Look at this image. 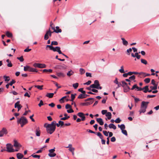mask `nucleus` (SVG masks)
<instances>
[{"label":"nucleus","instance_id":"obj_4","mask_svg":"<svg viewBox=\"0 0 159 159\" xmlns=\"http://www.w3.org/2000/svg\"><path fill=\"white\" fill-rule=\"evenodd\" d=\"M28 122V120L25 117L23 116L20 117V127H23Z\"/></svg>","mask_w":159,"mask_h":159},{"label":"nucleus","instance_id":"obj_29","mask_svg":"<svg viewBox=\"0 0 159 159\" xmlns=\"http://www.w3.org/2000/svg\"><path fill=\"white\" fill-rule=\"evenodd\" d=\"M129 72L131 73V74L130 75H131L133 74H134L135 75L139 74L140 75H142V73H143V72L139 73V72Z\"/></svg>","mask_w":159,"mask_h":159},{"label":"nucleus","instance_id":"obj_56","mask_svg":"<svg viewBox=\"0 0 159 159\" xmlns=\"http://www.w3.org/2000/svg\"><path fill=\"white\" fill-rule=\"evenodd\" d=\"M151 84L153 85H157V84L155 83V81L154 79H152L151 80Z\"/></svg>","mask_w":159,"mask_h":159},{"label":"nucleus","instance_id":"obj_41","mask_svg":"<svg viewBox=\"0 0 159 159\" xmlns=\"http://www.w3.org/2000/svg\"><path fill=\"white\" fill-rule=\"evenodd\" d=\"M150 79L149 78H147L144 79V81L146 83H148L150 82Z\"/></svg>","mask_w":159,"mask_h":159},{"label":"nucleus","instance_id":"obj_33","mask_svg":"<svg viewBox=\"0 0 159 159\" xmlns=\"http://www.w3.org/2000/svg\"><path fill=\"white\" fill-rule=\"evenodd\" d=\"M76 95V93H75L74 94H71V99L70 100V101L72 102L73 101V100L75 98V96Z\"/></svg>","mask_w":159,"mask_h":159},{"label":"nucleus","instance_id":"obj_27","mask_svg":"<svg viewBox=\"0 0 159 159\" xmlns=\"http://www.w3.org/2000/svg\"><path fill=\"white\" fill-rule=\"evenodd\" d=\"M54 94V93H48L46 95V96L50 98H51L53 97V95Z\"/></svg>","mask_w":159,"mask_h":159},{"label":"nucleus","instance_id":"obj_21","mask_svg":"<svg viewBox=\"0 0 159 159\" xmlns=\"http://www.w3.org/2000/svg\"><path fill=\"white\" fill-rule=\"evenodd\" d=\"M15 107L17 108L18 109V111H19L20 110V102L17 101L15 104Z\"/></svg>","mask_w":159,"mask_h":159},{"label":"nucleus","instance_id":"obj_32","mask_svg":"<svg viewBox=\"0 0 159 159\" xmlns=\"http://www.w3.org/2000/svg\"><path fill=\"white\" fill-rule=\"evenodd\" d=\"M150 88L152 90H156L157 88V85H153V86H150Z\"/></svg>","mask_w":159,"mask_h":159},{"label":"nucleus","instance_id":"obj_31","mask_svg":"<svg viewBox=\"0 0 159 159\" xmlns=\"http://www.w3.org/2000/svg\"><path fill=\"white\" fill-rule=\"evenodd\" d=\"M74 74V72L72 70H70L67 73V75L68 76H70L73 75Z\"/></svg>","mask_w":159,"mask_h":159},{"label":"nucleus","instance_id":"obj_55","mask_svg":"<svg viewBox=\"0 0 159 159\" xmlns=\"http://www.w3.org/2000/svg\"><path fill=\"white\" fill-rule=\"evenodd\" d=\"M66 97V96H64L60 100V101L61 103H63L64 102V99Z\"/></svg>","mask_w":159,"mask_h":159},{"label":"nucleus","instance_id":"obj_61","mask_svg":"<svg viewBox=\"0 0 159 159\" xmlns=\"http://www.w3.org/2000/svg\"><path fill=\"white\" fill-rule=\"evenodd\" d=\"M91 83V81L90 80H89L87 82L84 84V85H89Z\"/></svg>","mask_w":159,"mask_h":159},{"label":"nucleus","instance_id":"obj_30","mask_svg":"<svg viewBox=\"0 0 159 159\" xmlns=\"http://www.w3.org/2000/svg\"><path fill=\"white\" fill-rule=\"evenodd\" d=\"M57 75L59 77H64L65 76L64 74L62 72H58L57 73Z\"/></svg>","mask_w":159,"mask_h":159},{"label":"nucleus","instance_id":"obj_40","mask_svg":"<svg viewBox=\"0 0 159 159\" xmlns=\"http://www.w3.org/2000/svg\"><path fill=\"white\" fill-rule=\"evenodd\" d=\"M121 120L119 118H117L115 120V122L116 123H120Z\"/></svg>","mask_w":159,"mask_h":159},{"label":"nucleus","instance_id":"obj_13","mask_svg":"<svg viewBox=\"0 0 159 159\" xmlns=\"http://www.w3.org/2000/svg\"><path fill=\"white\" fill-rule=\"evenodd\" d=\"M148 86L146 85L143 88H141L140 87L139 91L143 90V92L144 93H147L148 91Z\"/></svg>","mask_w":159,"mask_h":159},{"label":"nucleus","instance_id":"obj_1","mask_svg":"<svg viewBox=\"0 0 159 159\" xmlns=\"http://www.w3.org/2000/svg\"><path fill=\"white\" fill-rule=\"evenodd\" d=\"M55 124V121H53L50 124L47 123L44 124V127L46 128V130L48 133L52 134L54 132L56 128Z\"/></svg>","mask_w":159,"mask_h":159},{"label":"nucleus","instance_id":"obj_53","mask_svg":"<svg viewBox=\"0 0 159 159\" xmlns=\"http://www.w3.org/2000/svg\"><path fill=\"white\" fill-rule=\"evenodd\" d=\"M120 129L121 130L124 129L125 128V126L124 124H121L120 125Z\"/></svg>","mask_w":159,"mask_h":159},{"label":"nucleus","instance_id":"obj_46","mask_svg":"<svg viewBox=\"0 0 159 159\" xmlns=\"http://www.w3.org/2000/svg\"><path fill=\"white\" fill-rule=\"evenodd\" d=\"M131 74V73L128 72V73H127L124 74L123 75V76L124 77H127L128 75H130Z\"/></svg>","mask_w":159,"mask_h":159},{"label":"nucleus","instance_id":"obj_42","mask_svg":"<svg viewBox=\"0 0 159 159\" xmlns=\"http://www.w3.org/2000/svg\"><path fill=\"white\" fill-rule=\"evenodd\" d=\"M29 66H24V70L25 71H27L29 70Z\"/></svg>","mask_w":159,"mask_h":159},{"label":"nucleus","instance_id":"obj_50","mask_svg":"<svg viewBox=\"0 0 159 159\" xmlns=\"http://www.w3.org/2000/svg\"><path fill=\"white\" fill-rule=\"evenodd\" d=\"M65 107L66 109H68L69 108H71V106L70 104H67L65 106Z\"/></svg>","mask_w":159,"mask_h":159},{"label":"nucleus","instance_id":"obj_63","mask_svg":"<svg viewBox=\"0 0 159 159\" xmlns=\"http://www.w3.org/2000/svg\"><path fill=\"white\" fill-rule=\"evenodd\" d=\"M111 140L112 142H114L116 140V138L114 137H113L111 138Z\"/></svg>","mask_w":159,"mask_h":159},{"label":"nucleus","instance_id":"obj_59","mask_svg":"<svg viewBox=\"0 0 159 159\" xmlns=\"http://www.w3.org/2000/svg\"><path fill=\"white\" fill-rule=\"evenodd\" d=\"M15 82V81L14 80H12V81L9 83V84H10V85L11 86Z\"/></svg>","mask_w":159,"mask_h":159},{"label":"nucleus","instance_id":"obj_47","mask_svg":"<svg viewBox=\"0 0 159 159\" xmlns=\"http://www.w3.org/2000/svg\"><path fill=\"white\" fill-rule=\"evenodd\" d=\"M44 105V103L43 102L42 100H41L40 101L39 103L38 104V106L39 107H41V106L43 105Z\"/></svg>","mask_w":159,"mask_h":159},{"label":"nucleus","instance_id":"obj_10","mask_svg":"<svg viewBox=\"0 0 159 159\" xmlns=\"http://www.w3.org/2000/svg\"><path fill=\"white\" fill-rule=\"evenodd\" d=\"M67 67V66L63 64L57 65L56 66V68L60 70H65Z\"/></svg>","mask_w":159,"mask_h":159},{"label":"nucleus","instance_id":"obj_57","mask_svg":"<svg viewBox=\"0 0 159 159\" xmlns=\"http://www.w3.org/2000/svg\"><path fill=\"white\" fill-rule=\"evenodd\" d=\"M90 87L92 88H94V89H96V88H98L97 86H96V85H95L94 84L90 85Z\"/></svg>","mask_w":159,"mask_h":159},{"label":"nucleus","instance_id":"obj_62","mask_svg":"<svg viewBox=\"0 0 159 159\" xmlns=\"http://www.w3.org/2000/svg\"><path fill=\"white\" fill-rule=\"evenodd\" d=\"M59 124H60V125L61 126H63L64 125V122L63 121H62L61 120H60L59 121Z\"/></svg>","mask_w":159,"mask_h":159},{"label":"nucleus","instance_id":"obj_58","mask_svg":"<svg viewBox=\"0 0 159 159\" xmlns=\"http://www.w3.org/2000/svg\"><path fill=\"white\" fill-rule=\"evenodd\" d=\"M67 111L68 113H71L74 112L73 110L71 108H70V110H67Z\"/></svg>","mask_w":159,"mask_h":159},{"label":"nucleus","instance_id":"obj_60","mask_svg":"<svg viewBox=\"0 0 159 159\" xmlns=\"http://www.w3.org/2000/svg\"><path fill=\"white\" fill-rule=\"evenodd\" d=\"M107 112V110H102V115L106 114Z\"/></svg>","mask_w":159,"mask_h":159},{"label":"nucleus","instance_id":"obj_5","mask_svg":"<svg viewBox=\"0 0 159 159\" xmlns=\"http://www.w3.org/2000/svg\"><path fill=\"white\" fill-rule=\"evenodd\" d=\"M53 32L51 31L50 28H49L48 30L46 32L44 35V39L46 40H47L49 38V36H51Z\"/></svg>","mask_w":159,"mask_h":159},{"label":"nucleus","instance_id":"obj_20","mask_svg":"<svg viewBox=\"0 0 159 159\" xmlns=\"http://www.w3.org/2000/svg\"><path fill=\"white\" fill-rule=\"evenodd\" d=\"M97 121L99 124L100 125H103L104 124L102 119L101 118H97L96 120Z\"/></svg>","mask_w":159,"mask_h":159},{"label":"nucleus","instance_id":"obj_48","mask_svg":"<svg viewBox=\"0 0 159 159\" xmlns=\"http://www.w3.org/2000/svg\"><path fill=\"white\" fill-rule=\"evenodd\" d=\"M31 156L33 157L38 158H39L40 157V155H34V154H32L31 155Z\"/></svg>","mask_w":159,"mask_h":159},{"label":"nucleus","instance_id":"obj_9","mask_svg":"<svg viewBox=\"0 0 159 159\" xmlns=\"http://www.w3.org/2000/svg\"><path fill=\"white\" fill-rule=\"evenodd\" d=\"M134 52H136L135 54L131 53V56L134 57H136L137 59H139L140 58V55H139L138 52H137V50H133Z\"/></svg>","mask_w":159,"mask_h":159},{"label":"nucleus","instance_id":"obj_8","mask_svg":"<svg viewBox=\"0 0 159 159\" xmlns=\"http://www.w3.org/2000/svg\"><path fill=\"white\" fill-rule=\"evenodd\" d=\"M77 115L79 117L81 118L82 121H84L85 120L86 117L84 116L85 114L82 112H80L78 113Z\"/></svg>","mask_w":159,"mask_h":159},{"label":"nucleus","instance_id":"obj_51","mask_svg":"<svg viewBox=\"0 0 159 159\" xmlns=\"http://www.w3.org/2000/svg\"><path fill=\"white\" fill-rule=\"evenodd\" d=\"M122 133L125 134V135L127 136V132L126 130H125L124 129L121 130Z\"/></svg>","mask_w":159,"mask_h":159},{"label":"nucleus","instance_id":"obj_15","mask_svg":"<svg viewBox=\"0 0 159 159\" xmlns=\"http://www.w3.org/2000/svg\"><path fill=\"white\" fill-rule=\"evenodd\" d=\"M7 129L3 128L2 130L0 131V134L2 135V137L3 136L4 134H7Z\"/></svg>","mask_w":159,"mask_h":159},{"label":"nucleus","instance_id":"obj_37","mask_svg":"<svg viewBox=\"0 0 159 159\" xmlns=\"http://www.w3.org/2000/svg\"><path fill=\"white\" fill-rule=\"evenodd\" d=\"M94 84L96 85V86H100V84L99 83V81L98 80H95L94 82Z\"/></svg>","mask_w":159,"mask_h":159},{"label":"nucleus","instance_id":"obj_26","mask_svg":"<svg viewBox=\"0 0 159 159\" xmlns=\"http://www.w3.org/2000/svg\"><path fill=\"white\" fill-rule=\"evenodd\" d=\"M106 116L107 117V119L108 120H110L111 118V112H108L106 114Z\"/></svg>","mask_w":159,"mask_h":159},{"label":"nucleus","instance_id":"obj_38","mask_svg":"<svg viewBox=\"0 0 159 159\" xmlns=\"http://www.w3.org/2000/svg\"><path fill=\"white\" fill-rule=\"evenodd\" d=\"M121 83L122 86L123 87L128 85L127 83L124 81H122Z\"/></svg>","mask_w":159,"mask_h":159},{"label":"nucleus","instance_id":"obj_23","mask_svg":"<svg viewBox=\"0 0 159 159\" xmlns=\"http://www.w3.org/2000/svg\"><path fill=\"white\" fill-rule=\"evenodd\" d=\"M110 129H116V126L114 124L111 123L108 125Z\"/></svg>","mask_w":159,"mask_h":159},{"label":"nucleus","instance_id":"obj_36","mask_svg":"<svg viewBox=\"0 0 159 159\" xmlns=\"http://www.w3.org/2000/svg\"><path fill=\"white\" fill-rule=\"evenodd\" d=\"M34 86L35 88H37V89L40 90H42L43 89V85L41 86L35 85Z\"/></svg>","mask_w":159,"mask_h":159},{"label":"nucleus","instance_id":"obj_24","mask_svg":"<svg viewBox=\"0 0 159 159\" xmlns=\"http://www.w3.org/2000/svg\"><path fill=\"white\" fill-rule=\"evenodd\" d=\"M123 88H124V92H127L129 91L130 89V88L128 85Z\"/></svg>","mask_w":159,"mask_h":159},{"label":"nucleus","instance_id":"obj_11","mask_svg":"<svg viewBox=\"0 0 159 159\" xmlns=\"http://www.w3.org/2000/svg\"><path fill=\"white\" fill-rule=\"evenodd\" d=\"M52 28V29H53L54 30V31L53 32H55L57 33H61V30H56V29L55 28L54 25L53 24V23H52V22L51 23V24L50 25V28Z\"/></svg>","mask_w":159,"mask_h":159},{"label":"nucleus","instance_id":"obj_25","mask_svg":"<svg viewBox=\"0 0 159 159\" xmlns=\"http://www.w3.org/2000/svg\"><path fill=\"white\" fill-rule=\"evenodd\" d=\"M15 116L16 117V118L17 119V122L18 124L20 123V119L19 118H18L17 116L19 115V113H15L14 114Z\"/></svg>","mask_w":159,"mask_h":159},{"label":"nucleus","instance_id":"obj_35","mask_svg":"<svg viewBox=\"0 0 159 159\" xmlns=\"http://www.w3.org/2000/svg\"><path fill=\"white\" fill-rule=\"evenodd\" d=\"M3 78L5 81H8L10 80V78L9 76H7L5 75L3 76Z\"/></svg>","mask_w":159,"mask_h":159},{"label":"nucleus","instance_id":"obj_14","mask_svg":"<svg viewBox=\"0 0 159 159\" xmlns=\"http://www.w3.org/2000/svg\"><path fill=\"white\" fill-rule=\"evenodd\" d=\"M48 47L49 48L50 50H60V48L59 47H56L54 48L51 45H47L46 48Z\"/></svg>","mask_w":159,"mask_h":159},{"label":"nucleus","instance_id":"obj_22","mask_svg":"<svg viewBox=\"0 0 159 159\" xmlns=\"http://www.w3.org/2000/svg\"><path fill=\"white\" fill-rule=\"evenodd\" d=\"M28 71L30 72H38V70H37L36 69H35L34 68H31L29 66Z\"/></svg>","mask_w":159,"mask_h":159},{"label":"nucleus","instance_id":"obj_12","mask_svg":"<svg viewBox=\"0 0 159 159\" xmlns=\"http://www.w3.org/2000/svg\"><path fill=\"white\" fill-rule=\"evenodd\" d=\"M93 102V101H91L89 102L81 103L80 105L82 106H87L92 104Z\"/></svg>","mask_w":159,"mask_h":159},{"label":"nucleus","instance_id":"obj_2","mask_svg":"<svg viewBox=\"0 0 159 159\" xmlns=\"http://www.w3.org/2000/svg\"><path fill=\"white\" fill-rule=\"evenodd\" d=\"M149 103L148 102H145L143 101L142 102L140 109L139 111L140 114L142 113H144L146 111V109L147 107L148 104Z\"/></svg>","mask_w":159,"mask_h":159},{"label":"nucleus","instance_id":"obj_34","mask_svg":"<svg viewBox=\"0 0 159 159\" xmlns=\"http://www.w3.org/2000/svg\"><path fill=\"white\" fill-rule=\"evenodd\" d=\"M121 39L124 45H127L128 44V42L126 41L124 38H122Z\"/></svg>","mask_w":159,"mask_h":159},{"label":"nucleus","instance_id":"obj_52","mask_svg":"<svg viewBox=\"0 0 159 159\" xmlns=\"http://www.w3.org/2000/svg\"><path fill=\"white\" fill-rule=\"evenodd\" d=\"M129 80H134L135 79V76L134 75H132L129 77Z\"/></svg>","mask_w":159,"mask_h":159},{"label":"nucleus","instance_id":"obj_17","mask_svg":"<svg viewBox=\"0 0 159 159\" xmlns=\"http://www.w3.org/2000/svg\"><path fill=\"white\" fill-rule=\"evenodd\" d=\"M89 95L86 94H80L78 97V98L82 99L87 98V97H89Z\"/></svg>","mask_w":159,"mask_h":159},{"label":"nucleus","instance_id":"obj_39","mask_svg":"<svg viewBox=\"0 0 159 159\" xmlns=\"http://www.w3.org/2000/svg\"><path fill=\"white\" fill-rule=\"evenodd\" d=\"M72 85L75 89H76L78 86L79 84L77 83L73 84Z\"/></svg>","mask_w":159,"mask_h":159},{"label":"nucleus","instance_id":"obj_3","mask_svg":"<svg viewBox=\"0 0 159 159\" xmlns=\"http://www.w3.org/2000/svg\"><path fill=\"white\" fill-rule=\"evenodd\" d=\"M13 145L11 143H7L6 144V151L9 152H17L18 151V149H14L13 148Z\"/></svg>","mask_w":159,"mask_h":159},{"label":"nucleus","instance_id":"obj_64","mask_svg":"<svg viewBox=\"0 0 159 159\" xmlns=\"http://www.w3.org/2000/svg\"><path fill=\"white\" fill-rule=\"evenodd\" d=\"M55 104L53 103L52 102L51 103L49 104L48 106L51 107H54Z\"/></svg>","mask_w":159,"mask_h":159},{"label":"nucleus","instance_id":"obj_6","mask_svg":"<svg viewBox=\"0 0 159 159\" xmlns=\"http://www.w3.org/2000/svg\"><path fill=\"white\" fill-rule=\"evenodd\" d=\"M33 66L35 67H38L40 68L46 67V65L44 64L35 63L33 64Z\"/></svg>","mask_w":159,"mask_h":159},{"label":"nucleus","instance_id":"obj_19","mask_svg":"<svg viewBox=\"0 0 159 159\" xmlns=\"http://www.w3.org/2000/svg\"><path fill=\"white\" fill-rule=\"evenodd\" d=\"M134 89H135V90L137 91H139L140 87H138L137 84H135L133 86L131 89L133 90Z\"/></svg>","mask_w":159,"mask_h":159},{"label":"nucleus","instance_id":"obj_54","mask_svg":"<svg viewBox=\"0 0 159 159\" xmlns=\"http://www.w3.org/2000/svg\"><path fill=\"white\" fill-rule=\"evenodd\" d=\"M58 44V43L57 41H52L51 43V45L52 46V45H57Z\"/></svg>","mask_w":159,"mask_h":159},{"label":"nucleus","instance_id":"obj_7","mask_svg":"<svg viewBox=\"0 0 159 159\" xmlns=\"http://www.w3.org/2000/svg\"><path fill=\"white\" fill-rule=\"evenodd\" d=\"M55 148L53 149H51L49 150V153L48 154V156L50 157H53L55 156L56 155L55 153L53 152L55 151Z\"/></svg>","mask_w":159,"mask_h":159},{"label":"nucleus","instance_id":"obj_45","mask_svg":"<svg viewBox=\"0 0 159 159\" xmlns=\"http://www.w3.org/2000/svg\"><path fill=\"white\" fill-rule=\"evenodd\" d=\"M141 62L142 63H143L145 65H146L147 64V61L145 59H141Z\"/></svg>","mask_w":159,"mask_h":159},{"label":"nucleus","instance_id":"obj_28","mask_svg":"<svg viewBox=\"0 0 159 159\" xmlns=\"http://www.w3.org/2000/svg\"><path fill=\"white\" fill-rule=\"evenodd\" d=\"M6 36L8 37H12V34L9 31H7L6 32Z\"/></svg>","mask_w":159,"mask_h":159},{"label":"nucleus","instance_id":"obj_16","mask_svg":"<svg viewBox=\"0 0 159 159\" xmlns=\"http://www.w3.org/2000/svg\"><path fill=\"white\" fill-rule=\"evenodd\" d=\"M14 143L13 144V147H14L16 149H18L19 150V143L17 142V141L16 139H14Z\"/></svg>","mask_w":159,"mask_h":159},{"label":"nucleus","instance_id":"obj_18","mask_svg":"<svg viewBox=\"0 0 159 159\" xmlns=\"http://www.w3.org/2000/svg\"><path fill=\"white\" fill-rule=\"evenodd\" d=\"M35 134L37 136H39L40 135V130L39 128L38 127L36 128L35 130Z\"/></svg>","mask_w":159,"mask_h":159},{"label":"nucleus","instance_id":"obj_49","mask_svg":"<svg viewBox=\"0 0 159 159\" xmlns=\"http://www.w3.org/2000/svg\"><path fill=\"white\" fill-rule=\"evenodd\" d=\"M103 133L106 136H108L109 131L107 132V131L104 130L103 131Z\"/></svg>","mask_w":159,"mask_h":159},{"label":"nucleus","instance_id":"obj_44","mask_svg":"<svg viewBox=\"0 0 159 159\" xmlns=\"http://www.w3.org/2000/svg\"><path fill=\"white\" fill-rule=\"evenodd\" d=\"M43 72H49L50 73H51L52 72V70H51V69H44L43 70Z\"/></svg>","mask_w":159,"mask_h":159},{"label":"nucleus","instance_id":"obj_43","mask_svg":"<svg viewBox=\"0 0 159 159\" xmlns=\"http://www.w3.org/2000/svg\"><path fill=\"white\" fill-rule=\"evenodd\" d=\"M80 73L81 74H84L85 72V70L84 69H83V68H80Z\"/></svg>","mask_w":159,"mask_h":159}]
</instances>
